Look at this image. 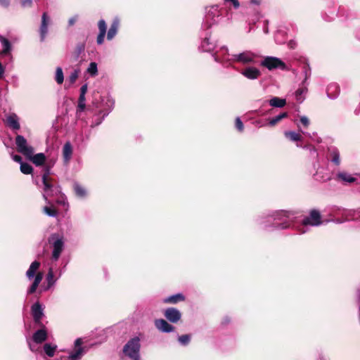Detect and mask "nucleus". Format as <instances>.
I'll return each mask as SVG.
<instances>
[{
	"label": "nucleus",
	"mask_w": 360,
	"mask_h": 360,
	"mask_svg": "<svg viewBox=\"0 0 360 360\" xmlns=\"http://www.w3.org/2000/svg\"><path fill=\"white\" fill-rule=\"evenodd\" d=\"M296 212L290 210H276L263 213L255 219L257 224L266 231L290 229L295 219Z\"/></svg>",
	"instance_id": "obj_1"
},
{
	"label": "nucleus",
	"mask_w": 360,
	"mask_h": 360,
	"mask_svg": "<svg viewBox=\"0 0 360 360\" xmlns=\"http://www.w3.org/2000/svg\"><path fill=\"white\" fill-rule=\"evenodd\" d=\"M205 20L202 27L208 28L212 25L228 23L229 18L223 16V11L218 5H212L205 8Z\"/></svg>",
	"instance_id": "obj_2"
},
{
	"label": "nucleus",
	"mask_w": 360,
	"mask_h": 360,
	"mask_svg": "<svg viewBox=\"0 0 360 360\" xmlns=\"http://www.w3.org/2000/svg\"><path fill=\"white\" fill-rule=\"evenodd\" d=\"M51 169L46 167L42 175V182L44 185L43 196L48 204L51 202L48 200L49 197L57 196L61 193L60 187L53 184L52 179L49 177Z\"/></svg>",
	"instance_id": "obj_3"
},
{
	"label": "nucleus",
	"mask_w": 360,
	"mask_h": 360,
	"mask_svg": "<svg viewBox=\"0 0 360 360\" xmlns=\"http://www.w3.org/2000/svg\"><path fill=\"white\" fill-rule=\"evenodd\" d=\"M40 266V262L38 261H34L30 264L28 270L26 272V276L28 279L31 280L34 278L33 283L31 286L27 289V294L34 293L39 283H41L43 274L41 272L37 273L38 269Z\"/></svg>",
	"instance_id": "obj_4"
},
{
	"label": "nucleus",
	"mask_w": 360,
	"mask_h": 360,
	"mask_svg": "<svg viewBox=\"0 0 360 360\" xmlns=\"http://www.w3.org/2000/svg\"><path fill=\"white\" fill-rule=\"evenodd\" d=\"M322 224L321 214L317 210H311L309 216L304 217L302 224L297 228L300 233H304L308 231V226H318Z\"/></svg>",
	"instance_id": "obj_5"
},
{
	"label": "nucleus",
	"mask_w": 360,
	"mask_h": 360,
	"mask_svg": "<svg viewBox=\"0 0 360 360\" xmlns=\"http://www.w3.org/2000/svg\"><path fill=\"white\" fill-rule=\"evenodd\" d=\"M140 338L134 337L124 346L123 353L131 360H140Z\"/></svg>",
	"instance_id": "obj_6"
},
{
	"label": "nucleus",
	"mask_w": 360,
	"mask_h": 360,
	"mask_svg": "<svg viewBox=\"0 0 360 360\" xmlns=\"http://www.w3.org/2000/svg\"><path fill=\"white\" fill-rule=\"evenodd\" d=\"M257 55L250 51H244L238 53L231 54V62L242 65H252L256 63Z\"/></svg>",
	"instance_id": "obj_7"
},
{
	"label": "nucleus",
	"mask_w": 360,
	"mask_h": 360,
	"mask_svg": "<svg viewBox=\"0 0 360 360\" xmlns=\"http://www.w3.org/2000/svg\"><path fill=\"white\" fill-rule=\"evenodd\" d=\"M48 240L52 244V259L58 261L64 249L63 237L58 233H53L50 236Z\"/></svg>",
	"instance_id": "obj_8"
},
{
	"label": "nucleus",
	"mask_w": 360,
	"mask_h": 360,
	"mask_svg": "<svg viewBox=\"0 0 360 360\" xmlns=\"http://www.w3.org/2000/svg\"><path fill=\"white\" fill-rule=\"evenodd\" d=\"M260 65L271 71L276 69L285 70L287 69L285 63L279 58L274 56H265L260 63Z\"/></svg>",
	"instance_id": "obj_9"
},
{
	"label": "nucleus",
	"mask_w": 360,
	"mask_h": 360,
	"mask_svg": "<svg viewBox=\"0 0 360 360\" xmlns=\"http://www.w3.org/2000/svg\"><path fill=\"white\" fill-rule=\"evenodd\" d=\"M51 24V19L46 12H44L41 15V24L39 27V39L44 42L49 34V27Z\"/></svg>",
	"instance_id": "obj_10"
},
{
	"label": "nucleus",
	"mask_w": 360,
	"mask_h": 360,
	"mask_svg": "<svg viewBox=\"0 0 360 360\" xmlns=\"http://www.w3.org/2000/svg\"><path fill=\"white\" fill-rule=\"evenodd\" d=\"M214 61L220 63H231L229 53V49L226 46H221L219 50L212 54Z\"/></svg>",
	"instance_id": "obj_11"
},
{
	"label": "nucleus",
	"mask_w": 360,
	"mask_h": 360,
	"mask_svg": "<svg viewBox=\"0 0 360 360\" xmlns=\"http://www.w3.org/2000/svg\"><path fill=\"white\" fill-rule=\"evenodd\" d=\"M216 48V42L212 38V36L210 33H206L205 37H203L200 46L199 47L200 50L203 52L210 53L214 50Z\"/></svg>",
	"instance_id": "obj_12"
},
{
	"label": "nucleus",
	"mask_w": 360,
	"mask_h": 360,
	"mask_svg": "<svg viewBox=\"0 0 360 360\" xmlns=\"http://www.w3.org/2000/svg\"><path fill=\"white\" fill-rule=\"evenodd\" d=\"M240 74L250 80H256L262 75L260 70L252 65L243 68L240 71Z\"/></svg>",
	"instance_id": "obj_13"
},
{
	"label": "nucleus",
	"mask_w": 360,
	"mask_h": 360,
	"mask_svg": "<svg viewBox=\"0 0 360 360\" xmlns=\"http://www.w3.org/2000/svg\"><path fill=\"white\" fill-rule=\"evenodd\" d=\"M165 317L171 323H176L181 319V311L174 307L167 308L164 311Z\"/></svg>",
	"instance_id": "obj_14"
},
{
	"label": "nucleus",
	"mask_w": 360,
	"mask_h": 360,
	"mask_svg": "<svg viewBox=\"0 0 360 360\" xmlns=\"http://www.w3.org/2000/svg\"><path fill=\"white\" fill-rule=\"evenodd\" d=\"M115 101L111 97L106 96L103 98L101 100V109L99 113L103 114V117H105L113 109Z\"/></svg>",
	"instance_id": "obj_15"
},
{
	"label": "nucleus",
	"mask_w": 360,
	"mask_h": 360,
	"mask_svg": "<svg viewBox=\"0 0 360 360\" xmlns=\"http://www.w3.org/2000/svg\"><path fill=\"white\" fill-rule=\"evenodd\" d=\"M31 313L36 323H39L44 316V308L39 302H35L31 307Z\"/></svg>",
	"instance_id": "obj_16"
},
{
	"label": "nucleus",
	"mask_w": 360,
	"mask_h": 360,
	"mask_svg": "<svg viewBox=\"0 0 360 360\" xmlns=\"http://www.w3.org/2000/svg\"><path fill=\"white\" fill-rule=\"evenodd\" d=\"M155 327L162 333H171L174 331V327L165 319H160L155 321Z\"/></svg>",
	"instance_id": "obj_17"
},
{
	"label": "nucleus",
	"mask_w": 360,
	"mask_h": 360,
	"mask_svg": "<svg viewBox=\"0 0 360 360\" xmlns=\"http://www.w3.org/2000/svg\"><path fill=\"white\" fill-rule=\"evenodd\" d=\"M120 24V20L118 17H115L112 21L110 27L107 32V39L110 41L112 40L117 34L119 27Z\"/></svg>",
	"instance_id": "obj_18"
},
{
	"label": "nucleus",
	"mask_w": 360,
	"mask_h": 360,
	"mask_svg": "<svg viewBox=\"0 0 360 360\" xmlns=\"http://www.w3.org/2000/svg\"><path fill=\"white\" fill-rule=\"evenodd\" d=\"M98 27L99 30V33L96 38V42L98 44L101 45L104 41L107 30L106 22L103 19H101L98 22Z\"/></svg>",
	"instance_id": "obj_19"
},
{
	"label": "nucleus",
	"mask_w": 360,
	"mask_h": 360,
	"mask_svg": "<svg viewBox=\"0 0 360 360\" xmlns=\"http://www.w3.org/2000/svg\"><path fill=\"white\" fill-rule=\"evenodd\" d=\"M57 278H54L53 270L52 268H49L48 274L46 277V285L43 286L40 290L41 291H47L51 288L56 283Z\"/></svg>",
	"instance_id": "obj_20"
},
{
	"label": "nucleus",
	"mask_w": 360,
	"mask_h": 360,
	"mask_svg": "<svg viewBox=\"0 0 360 360\" xmlns=\"http://www.w3.org/2000/svg\"><path fill=\"white\" fill-rule=\"evenodd\" d=\"M72 146L70 142L67 141L63 147V158L65 164H68L72 155Z\"/></svg>",
	"instance_id": "obj_21"
},
{
	"label": "nucleus",
	"mask_w": 360,
	"mask_h": 360,
	"mask_svg": "<svg viewBox=\"0 0 360 360\" xmlns=\"http://www.w3.org/2000/svg\"><path fill=\"white\" fill-rule=\"evenodd\" d=\"M328 155L330 161L336 166L340 165V154L338 149L334 146L328 148Z\"/></svg>",
	"instance_id": "obj_22"
},
{
	"label": "nucleus",
	"mask_w": 360,
	"mask_h": 360,
	"mask_svg": "<svg viewBox=\"0 0 360 360\" xmlns=\"http://www.w3.org/2000/svg\"><path fill=\"white\" fill-rule=\"evenodd\" d=\"M284 136L290 141L296 142L297 147H301L298 142L302 140V136L299 133L294 131H284Z\"/></svg>",
	"instance_id": "obj_23"
},
{
	"label": "nucleus",
	"mask_w": 360,
	"mask_h": 360,
	"mask_svg": "<svg viewBox=\"0 0 360 360\" xmlns=\"http://www.w3.org/2000/svg\"><path fill=\"white\" fill-rule=\"evenodd\" d=\"M86 353V350L84 347H79L75 349L73 351L69 352V355L68 356V360H80L84 354Z\"/></svg>",
	"instance_id": "obj_24"
},
{
	"label": "nucleus",
	"mask_w": 360,
	"mask_h": 360,
	"mask_svg": "<svg viewBox=\"0 0 360 360\" xmlns=\"http://www.w3.org/2000/svg\"><path fill=\"white\" fill-rule=\"evenodd\" d=\"M184 300L185 296L182 293H177L164 298L163 302L165 304H176Z\"/></svg>",
	"instance_id": "obj_25"
},
{
	"label": "nucleus",
	"mask_w": 360,
	"mask_h": 360,
	"mask_svg": "<svg viewBox=\"0 0 360 360\" xmlns=\"http://www.w3.org/2000/svg\"><path fill=\"white\" fill-rule=\"evenodd\" d=\"M34 342L41 343L47 339V332L44 328L37 330L32 336Z\"/></svg>",
	"instance_id": "obj_26"
},
{
	"label": "nucleus",
	"mask_w": 360,
	"mask_h": 360,
	"mask_svg": "<svg viewBox=\"0 0 360 360\" xmlns=\"http://www.w3.org/2000/svg\"><path fill=\"white\" fill-rule=\"evenodd\" d=\"M326 93L330 99H335L339 94V86L337 84H330L327 87Z\"/></svg>",
	"instance_id": "obj_27"
},
{
	"label": "nucleus",
	"mask_w": 360,
	"mask_h": 360,
	"mask_svg": "<svg viewBox=\"0 0 360 360\" xmlns=\"http://www.w3.org/2000/svg\"><path fill=\"white\" fill-rule=\"evenodd\" d=\"M30 161L37 167L42 166L45 163L46 156L43 153H39L32 155Z\"/></svg>",
	"instance_id": "obj_28"
},
{
	"label": "nucleus",
	"mask_w": 360,
	"mask_h": 360,
	"mask_svg": "<svg viewBox=\"0 0 360 360\" xmlns=\"http://www.w3.org/2000/svg\"><path fill=\"white\" fill-rule=\"evenodd\" d=\"M6 124L13 129H19L20 124L15 115H10L6 117Z\"/></svg>",
	"instance_id": "obj_29"
},
{
	"label": "nucleus",
	"mask_w": 360,
	"mask_h": 360,
	"mask_svg": "<svg viewBox=\"0 0 360 360\" xmlns=\"http://www.w3.org/2000/svg\"><path fill=\"white\" fill-rule=\"evenodd\" d=\"M73 188L76 195L80 198H84L87 196L86 188L77 182L73 184Z\"/></svg>",
	"instance_id": "obj_30"
},
{
	"label": "nucleus",
	"mask_w": 360,
	"mask_h": 360,
	"mask_svg": "<svg viewBox=\"0 0 360 360\" xmlns=\"http://www.w3.org/2000/svg\"><path fill=\"white\" fill-rule=\"evenodd\" d=\"M269 103L271 106L274 108H283L286 104V100L285 98L274 96L269 100Z\"/></svg>",
	"instance_id": "obj_31"
},
{
	"label": "nucleus",
	"mask_w": 360,
	"mask_h": 360,
	"mask_svg": "<svg viewBox=\"0 0 360 360\" xmlns=\"http://www.w3.org/2000/svg\"><path fill=\"white\" fill-rule=\"evenodd\" d=\"M288 117V112H281L279 115L269 119L267 124L270 127H274L279 122H281L283 119H285Z\"/></svg>",
	"instance_id": "obj_32"
},
{
	"label": "nucleus",
	"mask_w": 360,
	"mask_h": 360,
	"mask_svg": "<svg viewBox=\"0 0 360 360\" xmlns=\"http://www.w3.org/2000/svg\"><path fill=\"white\" fill-rule=\"evenodd\" d=\"M337 178L346 183H353L356 181V179L351 174L342 172L337 174Z\"/></svg>",
	"instance_id": "obj_33"
},
{
	"label": "nucleus",
	"mask_w": 360,
	"mask_h": 360,
	"mask_svg": "<svg viewBox=\"0 0 360 360\" xmlns=\"http://www.w3.org/2000/svg\"><path fill=\"white\" fill-rule=\"evenodd\" d=\"M34 148L29 146L27 143L25 139H24V157L30 160L32 158V155H34Z\"/></svg>",
	"instance_id": "obj_34"
},
{
	"label": "nucleus",
	"mask_w": 360,
	"mask_h": 360,
	"mask_svg": "<svg viewBox=\"0 0 360 360\" xmlns=\"http://www.w3.org/2000/svg\"><path fill=\"white\" fill-rule=\"evenodd\" d=\"M0 41L2 44V50L1 52V55L6 56L9 53L11 50V44L7 39L2 37H0Z\"/></svg>",
	"instance_id": "obj_35"
},
{
	"label": "nucleus",
	"mask_w": 360,
	"mask_h": 360,
	"mask_svg": "<svg viewBox=\"0 0 360 360\" xmlns=\"http://www.w3.org/2000/svg\"><path fill=\"white\" fill-rule=\"evenodd\" d=\"M307 92V88L306 86H302L297 89L295 96L297 101L302 103L304 100V94Z\"/></svg>",
	"instance_id": "obj_36"
},
{
	"label": "nucleus",
	"mask_w": 360,
	"mask_h": 360,
	"mask_svg": "<svg viewBox=\"0 0 360 360\" xmlns=\"http://www.w3.org/2000/svg\"><path fill=\"white\" fill-rule=\"evenodd\" d=\"M56 349H57L56 345H52L49 343H46L44 345V352L49 357H53L54 356Z\"/></svg>",
	"instance_id": "obj_37"
},
{
	"label": "nucleus",
	"mask_w": 360,
	"mask_h": 360,
	"mask_svg": "<svg viewBox=\"0 0 360 360\" xmlns=\"http://www.w3.org/2000/svg\"><path fill=\"white\" fill-rule=\"evenodd\" d=\"M55 81L58 84H62L64 82V75L60 67H57L56 69Z\"/></svg>",
	"instance_id": "obj_38"
},
{
	"label": "nucleus",
	"mask_w": 360,
	"mask_h": 360,
	"mask_svg": "<svg viewBox=\"0 0 360 360\" xmlns=\"http://www.w3.org/2000/svg\"><path fill=\"white\" fill-rule=\"evenodd\" d=\"M43 212L49 217H56L58 216V211L51 207L45 206L43 207Z\"/></svg>",
	"instance_id": "obj_39"
},
{
	"label": "nucleus",
	"mask_w": 360,
	"mask_h": 360,
	"mask_svg": "<svg viewBox=\"0 0 360 360\" xmlns=\"http://www.w3.org/2000/svg\"><path fill=\"white\" fill-rule=\"evenodd\" d=\"M79 69H75L70 73V75H69L68 80H67L70 83V84H72L76 82V80L77 79V78L79 77Z\"/></svg>",
	"instance_id": "obj_40"
},
{
	"label": "nucleus",
	"mask_w": 360,
	"mask_h": 360,
	"mask_svg": "<svg viewBox=\"0 0 360 360\" xmlns=\"http://www.w3.org/2000/svg\"><path fill=\"white\" fill-rule=\"evenodd\" d=\"M86 71L91 76H96L98 73L97 63L95 62L90 63Z\"/></svg>",
	"instance_id": "obj_41"
},
{
	"label": "nucleus",
	"mask_w": 360,
	"mask_h": 360,
	"mask_svg": "<svg viewBox=\"0 0 360 360\" xmlns=\"http://www.w3.org/2000/svg\"><path fill=\"white\" fill-rule=\"evenodd\" d=\"M178 340L181 345H187L191 341V335L186 334L179 336Z\"/></svg>",
	"instance_id": "obj_42"
},
{
	"label": "nucleus",
	"mask_w": 360,
	"mask_h": 360,
	"mask_svg": "<svg viewBox=\"0 0 360 360\" xmlns=\"http://www.w3.org/2000/svg\"><path fill=\"white\" fill-rule=\"evenodd\" d=\"M17 151L22 153V136L18 135L15 140Z\"/></svg>",
	"instance_id": "obj_43"
},
{
	"label": "nucleus",
	"mask_w": 360,
	"mask_h": 360,
	"mask_svg": "<svg viewBox=\"0 0 360 360\" xmlns=\"http://www.w3.org/2000/svg\"><path fill=\"white\" fill-rule=\"evenodd\" d=\"M304 79L303 80L302 84L304 85L307 82V80L311 76V70L308 65H305L304 66Z\"/></svg>",
	"instance_id": "obj_44"
},
{
	"label": "nucleus",
	"mask_w": 360,
	"mask_h": 360,
	"mask_svg": "<svg viewBox=\"0 0 360 360\" xmlns=\"http://www.w3.org/2000/svg\"><path fill=\"white\" fill-rule=\"evenodd\" d=\"M12 159L13 161L19 163L20 165V170L21 172H22V158L20 155H14L13 153L11 154Z\"/></svg>",
	"instance_id": "obj_45"
},
{
	"label": "nucleus",
	"mask_w": 360,
	"mask_h": 360,
	"mask_svg": "<svg viewBox=\"0 0 360 360\" xmlns=\"http://www.w3.org/2000/svg\"><path fill=\"white\" fill-rule=\"evenodd\" d=\"M235 125L237 130L240 132L243 131L244 130V125L243 122L241 121L240 118L239 117H237L235 120Z\"/></svg>",
	"instance_id": "obj_46"
},
{
	"label": "nucleus",
	"mask_w": 360,
	"mask_h": 360,
	"mask_svg": "<svg viewBox=\"0 0 360 360\" xmlns=\"http://www.w3.org/2000/svg\"><path fill=\"white\" fill-rule=\"evenodd\" d=\"M224 1L225 4H230L235 9H238L240 7V2L238 0H224Z\"/></svg>",
	"instance_id": "obj_47"
},
{
	"label": "nucleus",
	"mask_w": 360,
	"mask_h": 360,
	"mask_svg": "<svg viewBox=\"0 0 360 360\" xmlns=\"http://www.w3.org/2000/svg\"><path fill=\"white\" fill-rule=\"evenodd\" d=\"M315 179L318 181L324 182V181L329 180L330 177L329 176L325 177L324 176L321 175V172L318 170L315 174Z\"/></svg>",
	"instance_id": "obj_48"
},
{
	"label": "nucleus",
	"mask_w": 360,
	"mask_h": 360,
	"mask_svg": "<svg viewBox=\"0 0 360 360\" xmlns=\"http://www.w3.org/2000/svg\"><path fill=\"white\" fill-rule=\"evenodd\" d=\"M300 121L304 127H308L309 125V120L305 115H302L300 117Z\"/></svg>",
	"instance_id": "obj_49"
},
{
	"label": "nucleus",
	"mask_w": 360,
	"mask_h": 360,
	"mask_svg": "<svg viewBox=\"0 0 360 360\" xmlns=\"http://www.w3.org/2000/svg\"><path fill=\"white\" fill-rule=\"evenodd\" d=\"M32 172L33 167L30 165L24 162V174H32Z\"/></svg>",
	"instance_id": "obj_50"
},
{
	"label": "nucleus",
	"mask_w": 360,
	"mask_h": 360,
	"mask_svg": "<svg viewBox=\"0 0 360 360\" xmlns=\"http://www.w3.org/2000/svg\"><path fill=\"white\" fill-rule=\"evenodd\" d=\"M85 46L84 44H79L77 46V53L79 56L82 52L84 51Z\"/></svg>",
	"instance_id": "obj_51"
},
{
	"label": "nucleus",
	"mask_w": 360,
	"mask_h": 360,
	"mask_svg": "<svg viewBox=\"0 0 360 360\" xmlns=\"http://www.w3.org/2000/svg\"><path fill=\"white\" fill-rule=\"evenodd\" d=\"M77 18H78L77 15H75V16L71 17L68 20V25L70 27L74 25L75 23L76 22V21L77 20Z\"/></svg>",
	"instance_id": "obj_52"
},
{
	"label": "nucleus",
	"mask_w": 360,
	"mask_h": 360,
	"mask_svg": "<svg viewBox=\"0 0 360 360\" xmlns=\"http://www.w3.org/2000/svg\"><path fill=\"white\" fill-rule=\"evenodd\" d=\"M82 338L76 339L75 341V343H74L75 349H77V348H79V347H82Z\"/></svg>",
	"instance_id": "obj_53"
},
{
	"label": "nucleus",
	"mask_w": 360,
	"mask_h": 360,
	"mask_svg": "<svg viewBox=\"0 0 360 360\" xmlns=\"http://www.w3.org/2000/svg\"><path fill=\"white\" fill-rule=\"evenodd\" d=\"M85 102H78L77 112H82L85 109Z\"/></svg>",
	"instance_id": "obj_54"
},
{
	"label": "nucleus",
	"mask_w": 360,
	"mask_h": 360,
	"mask_svg": "<svg viewBox=\"0 0 360 360\" xmlns=\"http://www.w3.org/2000/svg\"><path fill=\"white\" fill-rule=\"evenodd\" d=\"M102 115V117L101 118H98L95 122H93L91 124V127H94L96 126H98L102 122L103 120H104L105 117H103V114H101Z\"/></svg>",
	"instance_id": "obj_55"
},
{
	"label": "nucleus",
	"mask_w": 360,
	"mask_h": 360,
	"mask_svg": "<svg viewBox=\"0 0 360 360\" xmlns=\"http://www.w3.org/2000/svg\"><path fill=\"white\" fill-rule=\"evenodd\" d=\"M88 89L87 84H83L80 88V94H86Z\"/></svg>",
	"instance_id": "obj_56"
},
{
	"label": "nucleus",
	"mask_w": 360,
	"mask_h": 360,
	"mask_svg": "<svg viewBox=\"0 0 360 360\" xmlns=\"http://www.w3.org/2000/svg\"><path fill=\"white\" fill-rule=\"evenodd\" d=\"M262 3V0H250V4L254 6H260Z\"/></svg>",
	"instance_id": "obj_57"
},
{
	"label": "nucleus",
	"mask_w": 360,
	"mask_h": 360,
	"mask_svg": "<svg viewBox=\"0 0 360 360\" xmlns=\"http://www.w3.org/2000/svg\"><path fill=\"white\" fill-rule=\"evenodd\" d=\"M5 69L4 66L2 65L1 63L0 62V79L3 77V75L4 74Z\"/></svg>",
	"instance_id": "obj_58"
},
{
	"label": "nucleus",
	"mask_w": 360,
	"mask_h": 360,
	"mask_svg": "<svg viewBox=\"0 0 360 360\" xmlns=\"http://www.w3.org/2000/svg\"><path fill=\"white\" fill-rule=\"evenodd\" d=\"M85 94H80L78 102H85Z\"/></svg>",
	"instance_id": "obj_59"
},
{
	"label": "nucleus",
	"mask_w": 360,
	"mask_h": 360,
	"mask_svg": "<svg viewBox=\"0 0 360 360\" xmlns=\"http://www.w3.org/2000/svg\"><path fill=\"white\" fill-rule=\"evenodd\" d=\"M32 4V0H24V6H31Z\"/></svg>",
	"instance_id": "obj_60"
},
{
	"label": "nucleus",
	"mask_w": 360,
	"mask_h": 360,
	"mask_svg": "<svg viewBox=\"0 0 360 360\" xmlns=\"http://www.w3.org/2000/svg\"><path fill=\"white\" fill-rule=\"evenodd\" d=\"M0 3L4 6H6L8 5V0H0Z\"/></svg>",
	"instance_id": "obj_61"
},
{
	"label": "nucleus",
	"mask_w": 360,
	"mask_h": 360,
	"mask_svg": "<svg viewBox=\"0 0 360 360\" xmlns=\"http://www.w3.org/2000/svg\"><path fill=\"white\" fill-rule=\"evenodd\" d=\"M264 22H265L266 25H265V27L264 28V32L265 34H267V33H269V29L267 27L268 21L266 20Z\"/></svg>",
	"instance_id": "obj_62"
},
{
	"label": "nucleus",
	"mask_w": 360,
	"mask_h": 360,
	"mask_svg": "<svg viewBox=\"0 0 360 360\" xmlns=\"http://www.w3.org/2000/svg\"><path fill=\"white\" fill-rule=\"evenodd\" d=\"M57 202L58 203H63V204H65V201L63 200L62 201L58 200Z\"/></svg>",
	"instance_id": "obj_63"
},
{
	"label": "nucleus",
	"mask_w": 360,
	"mask_h": 360,
	"mask_svg": "<svg viewBox=\"0 0 360 360\" xmlns=\"http://www.w3.org/2000/svg\"><path fill=\"white\" fill-rule=\"evenodd\" d=\"M358 37L360 39V36L359 35Z\"/></svg>",
	"instance_id": "obj_64"
}]
</instances>
